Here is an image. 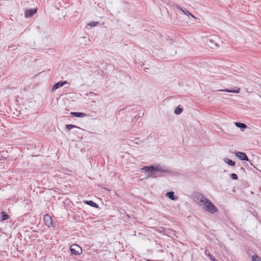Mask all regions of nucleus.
<instances>
[{
  "label": "nucleus",
  "instance_id": "1",
  "mask_svg": "<svg viewBox=\"0 0 261 261\" xmlns=\"http://www.w3.org/2000/svg\"><path fill=\"white\" fill-rule=\"evenodd\" d=\"M141 170H145L147 172V177H151L158 173H169L170 172L167 168L160 165H158L155 166H145L141 168Z\"/></svg>",
  "mask_w": 261,
  "mask_h": 261
},
{
  "label": "nucleus",
  "instance_id": "2",
  "mask_svg": "<svg viewBox=\"0 0 261 261\" xmlns=\"http://www.w3.org/2000/svg\"><path fill=\"white\" fill-rule=\"evenodd\" d=\"M199 206H201L203 210L210 213L214 214L218 211V208L207 198L204 202L201 203Z\"/></svg>",
  "mask_w": 261,
  "mask_h": 261
},
{
  "label": "nucleus",
  "instance_id": "3",
  "mask_svg": "<svg viewBox=\"0 0 261 261\" xmlns=\"http://www.w3.org/2000/svg\"><path fill=\"white\" fill-rule=\"evenodd\" d=\"M192 196L194 201L197 202L199 206H200L201 203L204 202L206 199L201 193L197 192L193 193Z\"/></svg>",
  "mask_w": 261,
  "mask_h": 261
},
{
  "label": "nucleus",
  "instance_id": "4",
  "mask_svg": "<svg viewBox=\"0 0 261 261\" xmlns=\"http://www.w3.org/2000/svg\"><path fill=\"white\" fill-rule=\"evenodd\" d=\"M71 253L74 255H80L82 252V249L80 246L76 244H72L70 247Z\"/></svg>",
  "mask_w": 261,
  "mask_h": 261
},
{
  "label": "nucleus",
  "instance_id": "5",
  "mask_svg": "<svg viewBox=\"0 0 261 261\" xmlns=\"http://www.w3.org/2000/svg\"><path fill=\"white\" fill-rule=\"evenodd\" d=\"M44 221L45 225L50 227L53 225V220L51 217L48 214H46L44 216Z\"/></svg>",
  "mask_w": 261,
  "mask_h": 261
},
{
  "label": "nucleus",
  "instance_id": "6",
  "mask_svg": "<svg viewBox=\"0 0 261 261\" xmlns=\"http://www.w3.org/2000/svg\"><path fill=\"white\" fill-rule=\"evenodd\" d=\"M235 155L242 161H249L248 158L244 152L239 151L236 152H235Z\"/></svg>",
  "mask_w": 261,
  "mask_h": 261
},
{
  "label": "nucleus",
  "instance_id": "7",
  "mask_svg": "<svg viewBox=\"0 0 261 261\" xmlns=\"http://www.w3.org/2000/svg\"><path fill=\"white\" fill-rule=\"evenodd\" d=\"M158 231L160 233H162L164 234H168V231H171L172 233L174 234V236L176 237V232L174 230H171L170 229H165L163 227H160L158 229Z\"/></svg>",
  "mask_w": 261,
  "mask_h": 261
},
{
  "label": "nucleus",
  "instance_id": "8",
  "mask_svg": "<svg viewBox=\"0 0 261 261\" xmlns=\"http://www.w3.org/2000/svg\"><path fill=\"white\" fill-rule=\"evenodd\" d=\"M90 41V39L86 37H81L77 40L78 43L81 45H86L87 43Z\"/></svg>",
  "mask_w": 261,
  "mask_h": 261
},
{
  "label": "nucleus",
  "instance_id": "9",
  "mask_svg": "<svg viewBox=\"0 0 261 261\" xmlns=\"http://www.w3.org/2000/svg\"><path fill=\"white\" fill-rule=\"evenodd\" d=\"M37 12L36 9H32L30 10H25V12L24 13V16L25 17H32L34 14H35Z\"/></svg>",
  "mask_w": 261,
  "mask_h": 261
},
{
  "label": "nucleus",
  "instance_id": "10",
  "mask_svg": "<svg viewBox=\"0 0 261 261\" xmlns=\"http://www.w3.org/2000/svg\"><path fill=\"white\" fill-rule=\"evenodd\" d=\"M67 84V82L66 81H60L57 83H56L54 86L52 88V90L55 91L57 90V89L63 86L64 85H66Z\"/></svg>",
  "mask_w": 261,
  "mask_h": 261
},
{
  "label": "nucleus",
  "instance_id": "11",
  "mask_svg": "<svg viewBox=\"0 0 261 261\" xmlns=\"http://www.w3.org/2000/svg\"><path fill=\"white\" fill-rule=\"evenodd\" d=\"M175 7L177 9H178L182 11V12L185 14L187 16H190V15H191V13L187 9H183L182 8H181L178 5H175Z\"/></svg>",
  "mask_w": 261,
  "mask_h": 261
},
{
  "label": "nucleus",
  "instance_id": "12",
  "mask_svg": "<svg viewBox=\"0 0 261 261\" xmlns=\"http://www.w3.org/2000/svg\"><path fill=\"white\" fill-rule=\"evenodd\" d=\"M218 91H224V92H230V93H239L240 92V88L236 87L235 89H233V90L225 89L219 90Z\"/></svg>",
  "mask_w": 261,
  "mask_h": 261
},
{
  "label": "nucleus",
  "instance_id": "13",
  "mask_svg": "<svg viewBox=\"0 0 261 261\" xmlns=\"http://www.w3.org/2000/svg\"><path fill=\"white\" fill-rule=\"evenodd\" d=\"M208 45L211 48H214L215 47L219 46L217 42H215V39H211L209 40V43H207Z\"/></svg>",
  "mask_w": 261,
  "mask_h": 261
},
{
  "label": "nucleus",
  "instance_id": "14",
  "mask_svg": "<svg viewBox=\"0 0 261 261\" xmlns=\"http://www.w3.org/2000/svg\"><path fill=\"white\" fill-rule=\"evenodd\" d=\"M224 162L226 163L227 164L231 166H234L236 164V162L234 161H232L231 160L229 159V158H225L224 159Z\"/></svg>",
  "mask_w": 261,
  "mask_h": 261
},
{
  "label": "nucleus",
  "instance_id": "15",
  "mask_svg": "<svg viewBox=\"0 0 261 261\" xmlns=\"http://www.w3.org/2000/svg\"><path fill=\"white\" fill-rule=\"evenodd\" d=\"M71 115L77 117H83L86 116L85 113L80 112H71Z\"/></svg>",
  "mask_w": 261,
  "mask_h": 261
},
{
  "label": "nucleus",
  "instance_id": "16",
  "mask_svg": "<svg viewBox=\"0 0 261 261\" xmlns=\"http://www.w3.org/2000/svg\"><path fill=\"white\" fill-rule=\"evenodd\" d=\"M166 196L171 200H175L176 197L173 192H168L166 193Z\"/></svg>",
  "mask_w": 261,
  "mask_h": 261
},
{
  "label": "nucleus",
  "instance_id": "17",
  "mask_svg": "<svg viewBox=\"0 0 261 261\" xmlns=\"http://www.w3.org/2000/svg\"><path fill=\"white\" fill-rule=\"evenodd\" d=\"M236 125L237 127L240 128V129L242 130H244V129H245L247 127L246 125L245 124H244V123H243L236 122Z\"/></svg>",
  "mask_w": 261,
  "mask_h": 261
},
{
  "label": "nucleus",
  "instance_id": "18",
  "mask_svg": "<svg viewBox=\"0 0 261 261\" xmlns=\"http://www.w3.org/2000/svg\"><path fill=\"white\" fill-rule=\"evenodd\" d=\"M85 203L95 208H97L98 207V204L92 201L89 200V201H85Z\"/></svg>",
  "mask_w": 261,
  "mask_h": 261
},
{
  "label": "nucleus",
  "instance_id": "19",
  "mask_svg": "<svg viewBox=\"0 0 261 261\" xmlns=\"http://www.w3.org/2000/svg\"><path fill=\"white\" fill-rule=\"evenodd\" d=\"M1 215L2 216L1 221H4L9 218V215L3 211L1 213Z\"/></svg>",
  "mask_w": 261,
  "mask_h": 261
},
{
  "label": "nucleus",
  "instance_id": "20",
  "mask_svg": "<svg viewBox=\"0 0 261 261\" xmlns=\"http://www.w3.org/2000/svg\"><path fill=\"white\" fill-rule=\"evenodd\" d=\"M65 127L67 129H68V130L71 129L72 128H77V129H80V128L76 125H73V124H67L65 126Z\"/></svg>",
  "mask_w": 261,
  "mask_h": 261
},
{
  "label": "nucleus",
  "instance_id": "21",
  "mask_svg": "<svg viewBox=\"0 0 261 261\" xmlns=\"http://www.w3.org/2000/svg\"><path fill=\"white\" fill-rule=\"evenodd\" d=\"M182 111V108L180 106L176 107L174 110V113L176 115L180 114Z\"/></svg>",
  "mask_w": 261,
  "mask_h": 261
},
{
  "label": "nucleus",
  "instance_id": "22",
  "mask_svg": "<svg viewBox=\"0 0 261 261\" xmlns=\"http://www.w3.org/2000/svg\"><path fill=\"white\" fill-rule=\"evenodd\" d=\"M252 261H261V258L259 256L255 255L252 256Z\"/></svg>",
  "mask_w": 261,
  "mask_h": 261
},
{
  "label": "nucleus",
  "instance_id": "23",
  "mask_svg": "<svg viewBox=\"0 0 261 261\" xmlns=\"http://www.w3.org/2000/svg\"><path fill=\"white\" fill-rule=\"evenodd\" d=\"M98 24V22L92 21L89 23V25L93 27L96 26Z\"/></svg>",
  "mask_w": 261,
  "mask_h": 261
},
{
  "label": "nucleus",
  "instance_id": "24",
  "mask_svg": "<svg viewBox=\"0 0 261 261\" xmlns=\"http://www.w3.org/2000/svg\"><path fill=\"white\" fill-rule=\"evenodd\" d=\"M205 254L207 256L210 258H211V256H212L213 255L211 254L210 252L208 250L205 249L204 251Z\"/></svg>",
  "mask_w": 261,
  "mask_h": 261
},
{
  "label": "nucleus",
  "instance_id": "25",
  "mask_svg": "<svg viewBox=\"0 0 261 261\" xmlns=\"http://www.w3.org/2000/svg\"><path fill=\"white\" fill-rule=\"evenodd\" d=\"M230 176L231 178L234 180H236L238 179V175L235 173H232Z\"/></svg>",
  "mask_w": 261,
  "mask_h": 261
},
{
  "label": "nucleus",
  "instance_id": "26",
  "mask_svg": "<svg viewBox=\"0 0 261 261\" xmlns=\"http://www.w3.org/2000/svg\"><path fill=\"white\" fill-rule=\"evenodd\" d=\"M166 235L170 236V237H172L171 236V235H173L174 236V234L172 233L171 231H168V234H166Z\"/></svg>",
  "mask_w": 261,
  "mask_h": 261
},
{
  "label": "nucleus",
  "instance_id": "27",
  "mask_svg": "<svg viewBox=\"0 0 261 261\" xmlns=\"http://www.w3.org/2000/svg\"><path fill=\"white\" fill-rule=\"evenodd\" d=\"M212 261H216L215 258L214 256H211V258H210Z\"/></svg>",
  "mask_w": 261,
  "mask_h": 261
},
{
  "label": "nucleus",
  "instance_id": "28",
  "mask_svg": "<svg viewBox=\"0 0 261 261\" xmlns=\"http://www.w3.org/2000/svg\"><path fill=\"white\" fill-rule=\"evenodd\" d=\"M190 16H191L192 17H193L195 19H197V18L195 16H194V15H193L192 14H191V15H190Z\"/></svg>",
  "mask_w": 261,
  "mask_h": 261
},
{
  "label": "nucleus",
  "instance_id": "29",
  "mask_svg": "<svg viewBox=\"0 0 261 261\" xmlns=\"http://www.w3.org/2000/svg\"><path fill=\"white\" fill-rule=\"evenodd\" d=\"M2 159H3V156L1 154H0V161H1L2 160Z\"/></svg>",
  "mask_w": 261,
  "mask_h": 261
}]
</instances>
